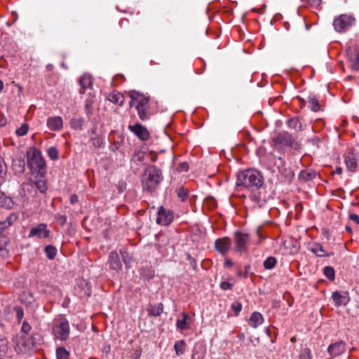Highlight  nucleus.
I'll return each instance as SVG.
<instances>
[{
    "instance_id": "obj_1",
    "label": "nucleus",
    "mask_w": 359,
    "mask_h": 359,
    "mask_svg": "<svg viewBox=\"0 0 359 359\" xmlns=\"http://www.w3.org/2000/svg\"><path fill=\"white\" fill-rule=\"evenodd\" d=\"M264 184V178L261 172L255 169H248L237 175L236 185L254 190L259 189Z\"/></svg>"
},
{
    "instance_id": "obj_2",
    "label": "nucleus",
    "mask_w": 359,
    "mask_h": 359,
    "mask_svg": "<svg viewBox=\"0 0 359 359\" xmlns=\"http://www.w3.org/2000/svg\"><path fill=\"white\" fill-rule=\"evenodd\" d=\"M163 180L162 172L154 165L149 166L142 178V188L144 191L152 192L156 189Z\"/></svg>"
},
{
    "instance_id": "obj_3",
    "label": "nucleus",
    "mask_w": 359,
    "mask_h": 359,
    "mask_svg": "<svg viewBox=\"0 0 359 359\" xmlns=\"http://www.w3.org/2000/svg\"><path fill=\"white\" fill-rule=\"evenodd\" d=\"M27 165L32 173L38 177H43L46 173V163L41 152L32 148L27 154Z\"/></svg>"
},
{
    "instance_id": "obj_4",
    "label": "nucleus",
    "mask_w": 359,
    "mask_h": 359,
    "mask_svg": "<svg viewBox=\"0 0 359 359\" xmlns=\"http://www.w3.org/2000/svg\"><path fill=\"white\" fill-rule=\"evenodd\" d=\"M131 100L129 102L130 107L135 106L138 116L142 121L149 119L148 103L149 98L136 91L130 93Z\"/></svg>"
},
{
    "instance_id": "obj_5",
    "label": "nucleus",
    "mask_w": 359,
    "mask_h": 359,
    "mask_svg": "<svg viewBox=\"0 0 359 359\" xmlns=\"http://www.w3.org/2000/svg\"><path fill=\"white\" fill-rule=\"evenodd\" d=\"M52 334L55 339L66 341L70 333L68 320L63 316H57L52 322Z\"/></svg>"
},
{
    "instance_id": "obj_6",
    "label": "nucleus",
    "mask_w": 359,
    "mask_h": 359,
    "mask_svg": "<svg viewBox=\"0 0 359 359\" xmlns=\"http://www.w3.org/2000/svg\"><path fill=\"white\" fill-rule=\"evenodd\" d=\"M13 346L18 353H25L33 346V341L29 335L18 333L12 339Z\"/></svg>"
},
{
    "instance_id": "obj_7",
    "label": "nucleus",
    "mask_w": 359,
    "mask_h": 359,
    "mask_svg": "<svg viewBox=\"0 0 359 359\" xmlns=\"http://www.w3.org/2000/svg\"><path fill=\"white\" fill-rule=\"evenodd\" d=\"M355 22V18L352 15L342 14L333 21L334 29L338 32H345Z\"/></svg>"
},
{
    "instance_id": "obj_8",
    "label": "nucleus",
    "mask_w": 359,
    "mask_h": 359,
    "mask_svg": "<svg viewBox=\"0 0 359 359\" xmlns=\"http://www.w3.org/2000/svg\"><path fill=\"white\" fill-rule=\"evenodd\" d=\"M250 236L248 233L236 231L235 233L234 250L238 253L246 252L248 248Z\"/></svg>"
},
{
    "instance_id": "obj_9",
    "label": "nucleus",
    "mask_w": 359,
    "mask_h": 359,
    "mask_svg": "<svg viewBox=\"0 0 359 359\" xmlns=\"http://www.w3.org/2000/svg\"><path fill=\"white\" fill-rule=\"evenodd\" d=\"M50 230L48 229L47 225L44 223L38 224L37 226L31 229L29 238L37 237L38 238H46L50 236Z\"/></svg>"
},
{
    "instance_id": "obj_10",
    "label": "nucleus",
    "mask_w": 359,
    "mask_h": 359,
    "mask_svg": "<svg viewBox=\"0 0 359 359\" xmlns=\"http://www.w3.org/2000/svg\"><path fill=\"white\" fill-rule=\"evenodd\" d=\"M347 57L349 67L353 71L359 70V48L356 47L349 48L347 50Z\"/></svg>"
},
{
    "instance_id": "obj_11",
    "label": "nucleus",
    "mask_w": 359,
    "mask_h": 359,
    "mask_svg": "<svg viewBox=\"0 0 359 359\" xmlns=\"http://www.w3.org/2000/svg\"><path fill=\"white\" fill-rule=\"evenodd\" d=\"M173 218V212L172 211L161 207L158 211L156 222L163 226H167L172 222Z\"/></svg>"
},
{
    "instance_id": "obj_12",
    "label": "nucleus",
    "mask_w": 359,
    "mask_h": 359,
    "mask_svg": "<svg viewBox=\"0 0 359 359\" xmlns=\"http://www.w3.org/2000/svg\"><path fill=\"white\" fill-rule=\"evenodd\" d=\"M215 250L222 255H226L231 248V241L229 238H218L215 242Z\"/></svg>"
},
{
    "instance_id": "obj_13",
    "label": "nucleus",
    "mask_w": 359,
    "mask_h": 359,
    "mask_svg": "<svg viewBox=\"0 0 359 359\" xmlns=\"http://www.w3.org/2000/svg\"><path fill=\"white\" fill-rule=\"evenodd\" d=\"M129 130L134 133L141 140L146 141L149 139V133L142 125L136 123L134 126L130 125Z\"/></svg>"
},
{
    "instance_id": "obj_14",
    "label": "nucleus",
    "mask_w": 359,
    "mask_h": 359,
    "mask_svg": "<svg viewBox=\"0 0 359 359\" xmlns=\"http://www.w3.org/2000/svg\"><path fill=\"white\" fill-rule=\"evenodd\" d=\"M346 350V343L339 341L330 344L327 348V352L332 357H337L342 354Z\"/></svg>"
},
{
    "instance_id": "obj_15",
    "label": "nucleus",
    "mask_w": 359,
    "mask_h": 359,
    "mask_svg": "<svg viewBox=\"0 0 359 359\" xmlns=\"http://www.w3.org/2000/svg\"><path fill=\"white\" fill-rule=\"evenodd\" d=\"M47 126L50 130L59 131L63 128V120L60 116H51L47 119Z\"/></svg>"
},
{
    "instance_id": "obj_16",
    "label": "nucleus",
    "mask_w": 359,
    "mask_h": 359,
    "mask_svg": "<svg viewBox=\"0 0 359 359\" xmlns=\"http://www.w3.org/2000/svg\"><path fill=\"white\" fill-rule=\"evenodd\" d=\"M276 142L283 144L287 147H294L296 144L295 140L288 133H283L279 134L275 139Z\"/></svg>"
},
{
    "instance_id": "obj_17",
    "label": "nucleus",
    "mask_w": 359,
    "mask_h": 359,
    "mask_svg": "<svg viewBox=\"0 0 359 359\" xmlns=\"http://www.w3.org/2000/svg\"><path fill=\"white\" fill-rule=\"evenodd\" d=\"M190 316L183 312L181 315V318H178L176 322V327L180 330H186L189 327Z\"/></svg>"
},
{
    "instance_id": "obj_18",
    "label": "nucleus",
    "mask_w": 359,
    "mask_h": 359,
    "mask_svg": "<svg viewBox=\"0 0 359 359\" xmlns=\"http://www.w3.org/2000/svg\"><path fill=\"white\" fill-rule=\"evenodd\" d=\"M109 263L110 268L115 271H119L121 269V263L120 262L118 252H111L109 256Z\"/></svg>"
},
{
    "instance_id": "obj_19",
    "label": "nucleus",
    "mask_w": 359,
    "mask_h": 359,
    "mask_svg": "<svg viewBox=\"0 0 359 359\" xmlns=\"http://www.w3.org/2000/svg\"><path fill=\"white\" fill-rule=\"evenodd\" d=\"M332 298L336 306L346 305L348 302L347 297L337 291L332 293Z\"/></svg>"
},
{
    "instance_id": "obj_20",
    "label": "nucleus",
    "mask_w": 359,
    "mask_h": 359,
    "mask_svg": "<svg viewBox=\"0 0 359 359\" xmlns=\"http://www.w3.org/2000/svg\"><path fill=\"white\" fill-rule=\"evenodd\" d=\"M345 164L348 170L354 172L358 168V161L353 154H348L345 158Z\"/></svg>"
},
{
    "instance_id": "obj_21",
    "label": "nucleus",
    "mask_w": 359,
    "mask_h": 359,
    "mask_svg": "<svg viewBox=\"0 0 359 359\" xmlns=\"http://www.w3.org/2000/svg\"><path fill=\"white\" fill-rule=\"evenodd\" d=\"M264 318L262 315L259 312H254L249 319V325L253 328H257L259 325L262 324Z\"/></svg>"
},
{
    "instance_id": "obj_22",
    "label": "nucleus",
    "mask_w": 359,
    "mask_h": 359,
    "mask_svg": "<svg viewBox=\"0 0 359 359\" xmlns=\"http://www.w3.org/2000/svg\"><path fill=\"white\" fill-rule=\"evenodd\" d=\"M107 99L111 102L122 106L124 103L123 95L117 91H113L108 95Z\"/></svg>"
},
{
    "instance_id": "obj_23",
    "label": "nucleus",
    "mask_w": 359,
    "mask_h": 359,
    "mask_svg": "<svg viewBox=\"0 0 359 359\" xmlns=\"http://www.w3.org/2000/svg\"><path fill=\"white\" fill-rule=\"evenodd\" d=\"M317 177V172L313 170H302L299 174L300 180L307 182L315 179Z\"/></svg>"
},
{
    "instance_id": "obj_24",
    "label": "nucleus",
    "mask_w": 359,
    "mask_h": 359,
    "mask_svg": "<svg viewBox=\"0 0 359 359\" xmlns=\"http://www.w3.org/2000/svg\"><path fill=\"white\" fill-rule=\"evenodd\" d=\"M309 250H311V252L316 255L318 257H323L327 256V254L326 253L325 250L323 249L322 245L318 243H312L310 246Z\"/></svg>"
},
{
    "instance_id": "obj_25",
    "label": "nucleus",
    "mask_w": 359,
    "mask_h": 359,
    "mask_svg": "<svg viewBox=\"0 0 359 359\" xmlns=\"http://www.w3.org/2000/svg\"><path fill=\"white\" fill-rule=\"evenodd\" d=\"M80 86L82 87L83 91H81V93H83L86 89L91 88L93 85L92 77L88 74H83L80 78Z\"/></svg>"
},
{
    "instance_id": "obj_26",
    "label": "nucleus",
    "mask_w": 359,
    "mask_h": 359,
    "mask_svg": "<svg viewBox=\"0 0 359 359\" xmlns=\"http://www.w3.org/2000/svg\"><path fill=\"white\" fill-rule=\"evenodd\" d=\"M8 243V237L5 236H0V257L5 258L8 256V251L6 249Z\"/></svg>"
},
{
    "instance_id": "obj_27",
    "label": "nucleus",
    "mask_w": 359,
    "mask_h": 359,
    "mask_svg": "<svg viewBox=\"0 0 359 359\" xmlns=\"http://www.w3.org/2000/svg\"><path fill=\"white\" fill-rule=\"evenodd\" d=\"M13 199L6 196L4 193H0V206L11 209L13 207Z\"/></svg>"
},
{
    "instance_id": "obj_28",
    "label": "nucleus",
    "mask_w": 359,
    "mask_h": 359,
    "mask_svg": "<svg viewBox=\"0 0 359 359\" xmlns=\"http://www.w3.org/2000/svg\"><path fill=\"white\" fill-rule=\"evenodd\" d=\"M17 219V216L14 214H11L6 220L0 222V233L8 228L15 220Z\"/></svg>"
},
{
    "instance_id": "obj_29",
    "label": "nucleus",
    "mask_w": 359,
    "mask_h": 359,
    "mask_svg": "<svg viewBox=\"0 0 359 359\" xmlns=\"http://www.w3.org/2000/svg\"><path fill=\"white\" fill-rule=\"evenodd\" d=\"M287 123L289 128L294 129L297 131H300L303 130L302 124L300 123L299 118L297 117H294L289 119Z\"/></svg>"
},
{
    "instance_id": "obj_30",
    "label": "nucleus",
    "mask_w": 359,
    "mask_h": 359,
    "mask_svg": "<svg viewBox=\"0 0 359 359\" xmlns=\"http://www.w3.org/2000/svg\"><path fill=\"white\" fill-rule=\"evenodd\" d=\"M308 102L309 103V107L313 111H318L320 109L318 99L315 95H309L308 97Z\"/></svg>"
},
{
    "instance_id": "obj_31",
    "label": "nucleus",
    "mask_w": 359,
    "mask_h": 359,
    "mask_svg": "<svg viewBox=\"0 0 359 359\" xmlns=\"http://www.w3.org/2000/svg\"><path fill=\"white\" fill-rule=\"evenodd\" d=\"M186 348L187 346L184 340H178L174 344V349L177 355L183 354L186 351Z\"/></svg>"
},
{
    "instance_id": "obj_32",
    "label": "nucleus",
    "mask_w": 359,
    "mask_h": 359,
    "mask_svg": "<svg viewBox=\"0 0 359 359\" xmlns=\"http://www.w3.org/2000/svg\"><path fill=\"white\" fill-rule=\"evenodd\" d=\"M163 306L161 303L156 306H151L148 309L149 314L153 316H158L163 313Z\"/></svg>"
},
{
    "instance_id": "obj_33",
    "label": "nucleus",
    "mask_w": 359,
    "mask_h": 359,
    "mask_svg": "<svg viewBox=\"0 0 359 359\" xmlns=\"http://www.w3.org/2000/svg\"><path fill=\"white\" fill-rule=\"evenodd\" d=\"M250 197L251 200L255 201L257 203V205L259 207H261L264 203V200L262 198L261 193L259 191V189L254 190L252 193L250 194Z\"/></svg>"
},
{
    "instance_id": "obj_34",
    "label": "nucleus",
    "mask_w": 359,
    "mask_h": 359,
    "mask_svg": "<svg viewBox=\"0 0 359 359\" xmlns=\"http://www.w3.org/2000/svg\"><path fill=\"white\" fill-rule=\"evenodd\" d=\"M39 177V179L34 182V184L40 192L45 193L47 190L46 182L43 179V177Z\"/></svg>"
},
{
    "instance_id": "obj_35",
    "label": "nucleus",
    "mask_w": 359,
    "mask_h": 359,
    "mask_svg": "<svg viewBox=\"0 0 359 359\" xmlns=\"http://www.w3.org/2000/svg\"><path fill=\"white\" fill-rule=\"evenodd\" d=\"M13 168L16 172L22 173L25 171V161L22 159H18L13 162Z\"/></svg>"
},
{
    "instance_id": "obj_36",
    "label": "nucleus",
    "mask_w": 359,
    "mask_h": 359,
    "mask_svg": "<svg viewBox=\"0 0 359 359\" xmlns=\"http://www.w3.org/2000/svg\"><path fill=\"white\" fill-rule=\"evenodd\" d=\"M44 251H45V253H46L47 257L49 259H54L56 255V253H57L56 248L54 246L50 245L46 246Z\"/></svg>"
},
{
    "instance_id": "obj_37",
    "label": "nucleus",
    "mask_w": 359,
    "mask_h": 359,
    "mask_svg": "<svg viewBox=\"0 0 359 359\" xmlns=\"http://www.w3.org/2000/svg\"><path fill=\"white\" fill-rule=\"evenodd\" d=\"M277 261L273 257H269L263 263V266L266 269H272L276 264Z\"/></svg>"
},
{
    "instance_id": "obj_38",
    "label": "nucleus",
    "mask_w": 359,
    "mask_h": 359,
    "mask_svg": "<svg viewBox=\"0 0 359 359\" xmlns=\"http://www.w3.org/2000/svg\"><path fill=\"white\" fill-rule=\"evenodd\" d=\"M57 359H68L69 353L64 347H59L56 350Z\"/></svg>"
},
{
    "instance_id": "obj_39",
    "label": "nucleus",
    "mask_w": 359,
    "mask_h": 359,
    "mask_svg": "<svg viewBox=\"0 0 359 359\" xmlns=\"http://www.w3.org/2000/svg\"><path fill=\"white\" fill-rule=\"evenodd\" d=\"M8 350V341L6 339L0 337V358L4 356Z\"/></svg>"
},
{
    "instance_id": "obj_40",
    "label": "nucleus",
    "mask_w": 359,
    "mask_h": 359,
    "mask_svg": "<svg viewBox=\"0 0 359 359\" xmlns=\"http://www.w3.org/2000/svg\"><path fill=\"white\" fill-rule=\"evenodd\" d=\"M324 275L330 280L334 279V270L331 266H325L323 270Z\"/></svg>"
},
{
    "instance_id": "obj_41",
    "label": "nucleus",
    "mask_w": 359,
    "mask_h": 359,
    "mask_svg": "<svg viewBox=\"0 0 359 359\" xmlns=\"http://www.w3.org/2000/svg\"><path fill=\"white\" fill-rule=\"evenodd\" d=\"M189 191L187 189L181 187L177 190V196L180 198L182 201H185L187 198Z\"/></svg>"
},
{
    "instance_id": "obj_42",
    "label": "nucleus",
    "mask_w": 359,
    "mask_h": 359,
    "mask_svg": "<svg viewBox=\"0 0 359 359\" xmlns=\"http://www.w3.org/2000/svg\"><path fill=\"white\" fill-rule=\"evenodd\" d=\"M29 130V126L27 123H23L20 128H18L15 131V133L18 136H24L25 135Z\"/></svg>"
},
{
    "instance_id": "obj_43",
    "label": "nucleus",
    "mask_w": 359,
    "mask_h": 359,
    "mask_svg": "<svg viewBox=\"0 0 359 359\" xmlns=\"http://www.w3.org/2000/svg\"><path fill=\"white\" fill-rule=\"evenodd\" d=\"M90 141L93 144V145L96 147V148H100L102 147V144H103V140L102 138L97 135V136H95V137H91L90 138Z\"/></svg>"
},
{
    "instance_id": "obj_44",
    "label": "nucleus",
    "mask_w": 359,
    "mask_h": 359,
    "mask_svg": "<svg viewBox=\"0 0 359 359\" xmlns=\"http://www.w3.org/2000/svg\"><path fill=\"white\" fill-rule=\"evenodd\" d=\"M299 359H311V353L309 348H303L299 355Z\"/></svg>"
},
{
    "instance_id": "obj_45",
    "label": "nucleus",
    "mask_w": 359,
    "mask_h": 359,
    "mask_svg": "<svg viewBox=\"0 0 359 359\" xmlns=\"http://www.w3.org/2000/svg\"><path fill=\"white\" fill-rule=\"evenodd\" d=\"M93 100L92 98H88L85 101V108L88 114H91L93 111Z\"/></svg>"
},
{
    "instance_id": "obj_46",
    "label": "nucleus",
    "mask_w": 359,
    "mask_h": 359,
    "mask_svg": "<svg viewBox=\"0 0 359 359\" xmlns=\"http://www.w3.org/2000/svg\"><path fill=\"white\" fill-rule=\"evenodd\" d=\"M31 329H32L31 325L27 322L24 321L22 323V327H21V332L20 333L24 334L25 335H28Z\"/></svg>"
},
{
    "instance_id": "obj_47",
    "label": "nucleus",
    "mask_w": 359,
    "mask_h": 359,
    "mask_svg": "<svg viewBox=\"0 0 359 359\" xmlns=\"http://www.w3.org/2000/svg\"><path fill=\"white\" fill-rule=\"evenodd\" d=\"M83 126V120L81 119H73L71 121V126L74 129H81Z\"/></svg>"
},
{
    "instance_id": "obj_48",
    "label": "nucleus",
    "mask_w": 359,
    "mask_h": 359,
    "mask_svg": "<svg viewBox=\"0 0 359 359\" xmlns=\"http://www.w3.org/2000/svg\"><path fill=\"white\" fill-rule=\"evenodd\" d=\"M14 310L16 313V318L20 323L24 316L23 309L20 306H16V307H15Z\"/></svg>"
},
{
    "instance_id": "obj_49",
    "label": "nucleus",
    "mask_w": 359,
    "mask_h": 359,
    "mask_svg": "<svg viewBox=\"0 0 359 359\" xmlns=\"http://www.w3.org/2000/svg\"><path fill=\"white\" fill-rule=\"evenodd\" d=\"M231 308L235 312V315L237 316L242 309V304L238 302H235L231 304Z\"/></svg>"
},
{
    "instance_id": "obj_50",
    "label": "nucleus",
    "mask_w": 359,
    "mask_h": 359,
    "mask_svg": "<svg viewBox=\"0 0 359 359\" xmlns=\"http://www.w3.org/2000/svg\"><path fill=\"white\" fill-rule=\"evenodd\" d=\"M177 170L178 172H186L189 170V164L187 162L180 163L178 165Z\"/></svg>"
},
{
    "instance_id": "obj_51",
    "label": "nucleus",
    "mask_w": 359,
    "mask_h": 359,
    "mask_svg": "<svg viewBox=\"0 0 359 359\" xmlns=\"http://www.w3.org/2000/svg\"><path fill=\"white\" fill-rule=\"evenodd\" d=\"M232 287H233V284L230 283L228 281H222L220 283V288L223 290H231Z\"/></svg>"
},
{
    "instance_id": "obj_52",
    "label": "nucleus",
    "mask_w": 359,
    "mask_h": 359,
    "mask_svg": "<svg viewBox=\"0 0 359 359\" xmlns=\"http://www.w3.org/2000/svg\"><path fill=\"white\" fill-rule=\"evenodd\" d=\"M55 218L62 226L67 222V217L65 215L57 214L55 216Z\"/></svg>"
},
{
    "instance_id": "obj_53",
    "label": "nucleus",
    "mask_w": 359,
    "mask_h": 359,
    "mask_svg": "<svg viewBox=\"0 0 359 359\" xmlns=\"http://www.w3.org/2000/svg\"><path fill=\"white\" fill-rule=\"evenodd\" d=\"M49 156L51 159H56L58 157L57 149L54 147H51L48 150Z\"/></svg>"
},
{
    "instance_id": "obj_54",
    "label": "nucleus",
    "mask_w": 359,
    "mask_h": 359,
    "mask_svg": "<svg viewBox=\"0 0 359 359\" xmlns=\"http://www.w3.org/2000/svg\"><path fill=\"white\" fill-rule=\"evenodd\" d=\"M302 2H306L309 4L311 6L316 7L318 6L320 3L321 0H301Z\"/></svg>"
},
{
    "instance_id": "obj_55",
    "label": "nucleus",
    "mask_w": 359,
    "mask_h": 359,
    "mask_svg": "<svg viewBox=\"0 0 359 359\" xmlns=\"http://www.w3.org/2000/svg\"><path fill=\"white\" fill-rule=\"evenodd\" d=\"M6 172V166L2 160H0V176L2 177Z\"/></svg>"
},
{
    "instance_id": "obj_56",
    "label": "nucleus",
    "mask_w": 359,
    "mask_h": 359,
    "mask_svg": "<svg viewBox=\"0 0 359 359\" xmlns=\"http://www.w3.org/2000/svg\"><path fill=\"white\" fill-rule=\"evenodd\" d=\"M121 254L122 255L123 261L124 262V263L126 265H128L130 262V259L129 258V257L127 255H126L125 252H121Z\"/></svg>"
},
{
    "instance_id": "obj_57",
    "label": "nucleus",
    "mask_w": 359,
    "mask_h": 359,
    "mask_svg": "<svg viewBox=\"0 0 359 359\" xmlns=\"http://www.w3.org/2000/svg\"><path fill=\"white\" fill-rule=\"evenodd\" d=\"M349 218L356 224H359V216L358 215L351 214L350 215Z\"/></svg>"
},
{
    "instance_id": "obj_58",
    "label": "nucleus",
    "mask_w": 359,
    "mask_h": 359,
    "mask_svg": "<svg viewBox=\"0 0 359 359\" xmlns=\"http://www.w3.org/2000/svg\"><path fill=\"white\" fill-rule=\"evenodd\" d=\"M70 203L74 205L79 201V197L76 194H72L70 197Z\"/></svg>"
},
{
    "instance_id": "obj_59",
    "label": "nucleus",
    "mask_w": 359,
    "mask_h": 359,
    "mask_svg": "<svg viewBox=\"0 0 359 359\" xmlns=\"http://www.w3.org/2000/svg\"><path fill=\"white\" fill-rule=\"evenodd\" d=\"M232 265H233V262H231V259H225V262H224V266L225 267H231Z\"/></svg>"
},
{
    "instance_id": "obj_60",
    "label": "nucleus",
    "mask_w": 359,
    "mask_h": 359,
    "mask_svg": "<svg viewBox=\"0 0 359 359\" xmlns=\"http://www.w3.org/2000/svg\"><path fill=\"white\" fill-rule=\"evenodd\" d=\"M110 351V346L109 345H105L103 347V352L105 353L106 355H107Z\"/></svg>"
},
{
    "instance_id": "obj_61",
    "label": "nucleus",
    "mask_w": 359,
    "mask_h": 359,
    "mask_svg": "<svg viewBox=\"0 0 359 359\" xmlns=\"http://www.w3.org/2000/svg\"><path fill=\"white\" fill-rule=\"evenodd\" d=\"M189 260L190 262V264L193 266V267H195L196 264L194 258H192L190 255L188 256Z\"/></svg>"
},
{
    "instance_id": "obj_62",
    "label": "nucleus",
    "mask_w": 359,
    "mask_h": 359,
    "mask_svg": "<svg viewBox=\"0 0 359 359\" xmlns=\"http://www.w3.org/2000/svg\"><path fill=\"white\" fill-rule=\"evenodd\" d=\"M335 173H337L338 175H341L342 173V168L340 167L337 168V169L335 170Z\"/></svg>"
},
{
    "instance_id": "obj_63",
    "label": "nucleus",
    "mask_w": 359,
    "mask_h": 359,
    "mask_svg": "<svg viewBox=\"0 0 359 359\" xmlns=\"http://www.w3.org/2000/svg\"><path fill=\"white\" fill-rule=\"evenodd\" d=\"M4 88V83L2 81L0 80V92L3 90Z\"/></svg>"
},
{
    "instance_id": "obj_64",
    "label": "nucleus",
    "mask_w": 359,
    "mask_h": 359,
    "mask_svg": "<svg viewBox=\"0 0 359 359\" xmlns=\"http://www.w3.org/2000/svg\"><path fill=\"white\" fill-rule=\"evenodd\" d=\"M241 270H239V271H238V276H241Z\"/></svg>"
}]
</instances>
